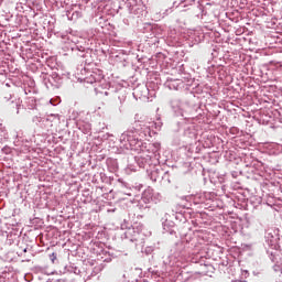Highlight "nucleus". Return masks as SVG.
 <instances>
[{"mask_svg": "<svg viewBox=\"0 0 282 282\" xmlns=\"http://www.w3.org/2000/svg\"><path fill=\"white\" fill-rule=\"evenodd\" d=\"M155 135V130H151V126H143L141 131L138 129H130L123 132L120 137V142L126 149L134 151L139 154L137 163L140 169H147V166H153V160H155V153L160 149V143H147L143 140H149Z\"/></svg>", "mask_w": 282, "mask_h": 282, "instance_id": "obj_1", "label": "nucleus"}, {"mask_svg": "<svg viewBox=\"0 0 282 282\" xmlns=\"http://www.w3.org/2000/svg\"><path fill=\"white\" fill-rule=\"evenodd\" d=\"M126 8L129 10L130 14H135L137 17L144 14V3H142V1L126 0Z\"/></svg>", "mask_w": 282, "mask_h": 282, "instance_id": "obj_2", "label": "nucleus"}, {"mask_svg": "<svg viewBox=\"0 0 282 282\" xmlns=\"http://www.w3.org/2000/svg\"><path fill=\"white\" fill-rule=\"evenodd\" d=\"M44 85L47 89H58L63 85V78L57 73H52L44 78Z\"/></svg>", "mask_w": 282, "mask_h": 282, "instance_id": "obj_3", "label": "nucleus"}, {"mask_svg": "<svg viewBox=\"0 0 282 282\" xmlns=\"http://www.w3.org/2000/svg\"><path fill=\"white\" fill-rule=\"evenodd\" d=\"M267 253L269 254L272 263H275L274 270H276V268H279V263L282 261V253L281 250L276 248V243H271V247L267 249Z\"/></svg>", "mask_w": 282, "mask_h": 282, "instance_id": "obj_4", "label": "nucleus"}, {"mask_svg": "<svg viewBox=\"0 0 282 282\" xmlns=\"http://www.w3.org/2000/svg\"><path fill=\"white\" fill-rule=\"evenodd\" d=\"M172 108L174 109L175 113H178L186 120H191V118H194L193 116L187 115L186 111H184V109H191V107L184 106L182 102L177 100L172 101Z\"/></svg>", "mask_w": 282, "mask_h": 282, "instance_id": "obj_5", "label": "nucleus"}, {"mask_svg": "<svg viewBox=\"0 0 282 282\" xmlns=\"http://www.w3.org/2000/svg\"><path fill=\"white\" fill-rule=\"evenodd\" d=\"M105 78V73L102 70L96 68L95 70L91 72L90 76L86 77V83H100Z\"/></svg>", "mask_w": 282, "mask_h": 282, "instance_id": "obj_6", "label": "nucleus"}, {"mask_svg": "<svg viewBox=\"0 0 282 282\" xmlns=\"http://www.w3.org/2000/svg\"><path fill=\"white\" fill-rule=\"evenodd\" d=\"M126 239H129L132 243H138L140 241V234L138 231H134L131 227H129L124 231Z\"/></svg>", "mask_w": 282, "mask_h": 282, "instance_id": "obj_7", "label": "nucleus"}, {"mask_svg": "<svg viewBox=\"0 0 282 282\" xmlns=\"http://www.w3.org/2000/svg\"><path fill=\"white\" fill-rule=\"evenodd\" d=\"M165 85L169 89L177 91V89H182V87H184V82H182V79H170Z\"/></svg>", "mask_w": 282, "mask_h": 282, "instance_id": "obj_8", "label": "nucleus"}, {"mask_svg": "<svg viewBox=\"0 0 282 282\" xmlns=\"http://www.w3.org/2000/svg\"><path fill=\"white\" fill-rule=\"evenodd\" d=\"M173 228H175V223L169 219H165V221H163V230L165 232H169V235H175V230Z\"/></svg>", "mask_w": 282, "mask_h": 282, "instance_id": "obj_9", "label": "nucleus"}, {"mask_svg": "<svg viewBox=\"0 0 282 282\" xmlns=\"http://www.w3.org/2000/svg\"><path fill=\"white\" fill-rule=\"evenodd\" d=\"M213 264H203L202 265V274H205L206 276H209V274H213Z\"/></svg>", "mask_w": 282, "mask_h": 282, "instance_id": "obj_10", "label": "nucleus"}, {"mask_svg": "<svg viewBox=\"0 0 282 282\" xmlns=\"http://www.w3.org/2000/svg\"><path fill=\"white\" fill-rule=\"evenodd\" d=\"M131 228L135 232H138V235H142V231L144 230V225H142V224H134Z\"/></svg>", "mask_w": 282, "mask_h": 282, "instance_id": "obj_11", "label": "nucleus"}, {"mask_svg": "<svg viewBox=\"0 0 282 282\" xmlns=\"http://www.w3.org/2000/svg\"><path fill=\"white\" fill-rule=\"evenodd\" d=\"M151 129H155V131H160V129H162V123L161 122H150L149 123Z\"/></svg>", "mask_w": 282, "mask_h": 282, "instance_id": "obj_12", "label": "nucleus"}, {"mask_svg": "<svg viewBox=\"0 0 282 282\" xmlns=\"http://www.w3.org/2000/svg\"><path fill=\"white\" fill-rule=\"evenodd\" d=\"M29 101V109H34L36 107V99H34V97H30L28 98Z\"/></svg>", "mask_w": 282, "mask_h": 282, "instance_id": "obj_13", "label": "nucleus"}, {"mask_svg": "<svg viewBox=\"0 0 282 282\" xmlns=\"http://www.w3.org/2000/svg\"><path fill=\"white\" fill-rule=\"evenodd\" d=\"M32 120H33V122H34L35 124H41V122H43V118L40 117V116L33 117Z\"/></svg>", "mask_w": 282, "mask_h": 282, "instance_id": "obj_14", "label": "nucleus"}, {"mask_svg": "<svg viewBox=\"0 0 282 282\" xmlns=\"http://www.w3.org/2000/svg\"><path fill=\"white\" fill-rule=\"evenodd\" d=\"M50 259H51L52 263H54V261L57 259L56 252H53L52 254H50Z\"/></svg>", "mask_w": 282, "mask_h": 282, "instance_id": "obj_15", "label": "nucleus"}, {"mask_svg": "<svg viewBox=\"0 0 282 282\" xmlns=\"http://www.w3.org/2000/svg\"><path fill=\"white\" fill-rule=\"evenodd\" d=\"M84 131L85 133H89L91 131V124L87 123Z\"/></svg>", "mask_w": 282, "mask_h": 282, "instance_id": "obj_16", "label": "nucleus"}, {"mask_svg": "<svg viewBox=\"0 0 282 282\" xmlns=\"http://www.w3.org/2000/svg\"><path fill=\"white\" fill-rule=\"evenodd\" d=\"M181 3H188L191 6V3H195V0H181Z\"/></svg>", "mask_w": 282, "mask_h": 282, "instance_id": "obj_17", "label": "nucleus"}, {"mask_svg": "<svg viewBox=\"0 0 282 282\" xmlns=\"http://www.w3.org/2000/svg\"><path fill=\"white\" fill-rule=\"evenodd\" d=\"M242 276H245V279H248V276H250V272H248V270L242 271Z\"/></svg>", "mask_w": 282, "mask_h": 282, "instance_id": "obj_18", "label": "nucleus"}, {"mask_svg": "<svg viewBox=\"0 0 282 282\" xmlns=\"http://www.w3.org/2000/svg\"><path fill=\"white\" fill-rule=\"evenodd\" d=\"M20 250H22V252H28V247H25V248L20 247Z\"/></svg>", "mask_w": 282, "mask_h": 282, "instance_id": "obj_19", "label": "nucleus"}, {"mask_svg": "<svg viewBox=\"0 0 282 282\" xmlns=\"http://www.w3.org/2000/svg\"><path fill=\"white\" fill-rule=\"evenodd\" d=\"M2 76V78H6V70L0 73V77Z\"/></svg>", "mask_w": 282, "mask_h": 282, "instance_id": "obj_20", "label": "nucleus"}, {"mask_svg": "<svg viewBox=\"0 0 282 282\" xmlns=\"http://www.w3.org/2000/svg\"><path fill=\"white\" fill-rule=\"evenodd\" d=\"M118 182H120L122 184V186H127V183L122 182L121 178H119Z\"/></svg>", "mask_w": 282, "mask_h": 282, "instance_id": "obj_21", "label": "nucleus"}, {"mask_svg": "<svg viewBox=\"0 0 282 282\" xmlns=\"http://www.w3.org/2000/svg\"><path fill=\"white\" fill-rule=\"evenodd\" d=\"M56 282H69V281H67V280H65V279H59V280H57Z\"/></svg>", "mask_w": 282, "mask_h": 282, "instance_id": "obj_22", "label": "nucleus"}, {"mask_svg": "<svg viewBox=\"0 0 282 282\" xmlns=\"http://www.w3.org/2000/svg\"><path fill=\"white\" fill-rule=\"evenodd\" d=\"M12 98V95H10L9 97H4L6 100H10Z\"/></svg>", "mask_w": 282, "mask_h": 282, "instance_id": "obj_23", "label": "nucleus"}, {"mask_svg": "<svg viewBox=\"0 0 282 282\" xmlns=\"http://www.w3.org/2000/svg\"><path fill=\"white\" fill-rule=\"evenodd\" d=\"M105 96H109V93L106 91V93H105Z\"/></svg>", "mask_w": 282, "mask_h": 282, "instance_id": "obj_24", "label": "nucleus"}, {"mask_svg": "<svg viewBox=\"0 0 282 282\" xmlns=\"http://www.w3.org/2000/svg\"><path fill=\"white\" fill-rule=\"evenodd\" d=\"M52 117H56V115H51Z\"/></svg>", "mask_w": 282, "mask_h": 282, "instance_id": "obj_25", "label": "nucleus"}]
</instances>
